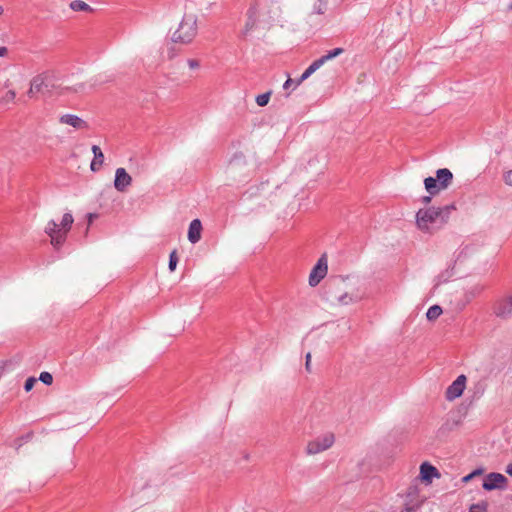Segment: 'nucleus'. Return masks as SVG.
<instances>
[{"mask_svg": "<svg viewBox=\"0 0 512 512\" xmlns=\"http://www.w3.org/2000/svg\"><path fill=\"white\" fill-rule=\"evenodd\" d=\"M452 210H455L454 205L420 209L416 215L417 226L422 231L430 232L435 225L441 226L445 224Z\"/></svg>", "mask_w": 512, "mask_h": 512, "instance_id": "nucleus-1", "label": "nucleus"}, {"mask_svg": "<svg viewBox=\"0 0 512 512\" xmlns=\"http://www.w3.org/2000/svg\"><path fill=\"white\" fill-rule=\"evenodd\" d=\"M73 221V216L70 213H65L59 224L53 220L48 222L45 232L51 238V244L55 248H59L63 245L66 240V236L72 227Z\"/></svg>", "mask_w": 512, "mask_h": 512, "instance_id": "nucleus-2", "label": "nucleus"}, {"mask_svg": "<svg viewBox=\"0 0 512 512\" xmlns=\"http://www.w3.org/2000/svg\"><path fill=\"white\" fill-rule=\"evenodd\" d=\"M277 3V0H254L247 10V20L243 34L247 35L256 26L261 16L268 15L270 17L271 7Z\"/></svg>", "mask_w": 512, "mask_h": 512, "instance_id": "nucleus-3", "label": "nucleus"}, {"mask_svg": "<svg viewBox=\"0 0 512 512\" xmlns=\"http://www.w3.org/2000/svg\"><path fill=\"white\" fill-rule=\"evenodd\" d=\"M197 35V19L193 15H186L179 28L173 33V41L183 44L190 43Z\"/></svg>", "mask_w": 512, "mask_h": 512, "instance_id": "nucleus-4", "label": "nucleus"}, {"mask_svg": "<svg viewBox=\"0 0 512 512\" xmlns=\"http://www.w3.org/2000/svg\"><path fill=\"white\" fill-rule=\"evenodd\" d=\"M491 313L501 320H509L512 318V291L503 293L496 297L490 306Z\"/></svg>", "mask_w": 512, "mask_h": 512, "instance_id": "nucleus-5", "label": "nucleus"}, {"mask_svg": "<svg viewBox=\"0 0 512 512\" xmlns=\"http://www.w3.org/2000/svg\"><path fill=\"white\" fill-rule=\"evenodd\" d=\"M452 179L453 175L449 169H439L436 172V178L428 177L424 180L425 189L430 195H436L440 190L446 189Z\"/></svg>", "mask_w": 512, "mask_h": 512, "instance_id": "nucleus-6", "label": "nucleus"}, {"mask_svg": "<svg viewBox=\"0 0 512 512\" xmlns=\"http://www.w3.org/2000/svg\"><path fill=\"white\" fill-rule=\"evenodd\" d=\"M335 441L333 433H325L308 442L306 453L314 455L329 449Z\"/></svg>", "mask_w": 512, "mask_h": 512, "instance_id": "nucleus-7", "label": "nucleus"}, {"mask_svg": "<svg viewBox=\"0 0 512 512\" xmlns=\"http://www.w3.org/2000/svg\"><path fill=\"white\" fill-rule=\"evenodd\" d=\"M425 501L420 493V489L417 486H411L408 488L405 495V502L403 512H415L418 510Z\"/></svg>", "mask_w": 512, "mask_h": 512, "instance_id": "nucleus-8", "label": "nucleus"}, {"mask_svg": "<svg viewBox=\"0 0 512 512\" xmlns=\"http://www.w3.org/2000/svg\"><path fill=\"white\" fill-rule=\"evenodd\" d=\"M343 51L344 50L342 48H335L329 51L327 54L320 57L319 59L313 61V63L301 75L300 79L297 81L296 84L300 85L304 80H306L310 75H312L316 70H318L324 63L342 54Z\"/></svg>", "mask_w": 512, "mask_h": 512, "instance_id": "nucleus-9", "label": "nucleus"}, {"mask_svg": "<svg viewBox=\"0 0 512 512\" xmlns=\"http://www.w3.org/2000/svg\"><path fill=\"white\" fill-rule=\"evenodd\" d=\"M328 272V264H327V256L323 254L317 261V264L312 269L309 275V284L312 287H315L320 283V281L327 275Z\"/></svg>", "mask_w": 512, "mask_h": 512, "instance_id": "nucleus-10", "label": "nucleus"}, {"mask_svg": "<svg viewBox=\"0 0 512 512\" xmlns=\"http://www.w3.org/2000/svg\"><path fill=\"white\" fill-rule=\"evenodd\" d=\"M466 380L465 375L458 376L457 379L447 388L445 393L446 399L453 401L460 397L465 389Z\"/></svg>", "mask_w": 512, "mask_h": 512, "instance_id": "nucleus-11", "label": "nucleus"}, {"mask_svg": "<svg viewBox=\"0 0 512 512\" xmlns=\"http://www.w3.org/2000/svg\"><path fill=\"white\" fill-rule=\"evenodd\" d=\"M507 479L504 475L500 473H490L488 474L483 481V488L485 490L491 491L494 489H502L505 487Z\"/></svg>", "mask_w": 512, "mask_h": 512, "instance_id": "nucleus-12", "label": "nucleus"}, {"mask_svg": "<svg viewBox=\"0 0 512 512\" xmlns=\"http://www.w3.org/2000/svg\"><path fill=\"white\" fill-rule=\"evenodd\" d=\"M441 474L436 467L428 462H423L420 465V479L426 485L432 483L433 478H440Z\"/></svg>", "mask_w": 512, "mask_h": 512, "instance_id": "nucleus-13", "label": "nucleus"}, {"mask_svg": "<svg viewBox=\"0 0 512 512\" xmlns=\"http://www.w3.org/2000/svg\"><path fill=\"white\" fill-rule=\"evenodd\" d=\"M132 177L124 168H118L115 173L114 186L117 191L124 192L131 185Z\"/></svg>", "mask_w": 512, "mask_h": 512, "instance_id": "nucleus-14", "label": "nucleus"}, {"mask_svg": "<svg viewBox=\"0 0 512 512\" xmlns=\"http://www.w3.org/2000/svg\"><path fill=\"white\" fill-rule=\"evenodd\" d=\"M44 87H46V76L44 74L34 76L30 81V88L27 91L28 97L35 98L38 93L42 92Z\"/></svg>", "mask_w": 512, "mask_h": 512, "instance_id": "nucleus-15", "label": "nucleus"}, {"mask_svg": "<svg viewBox=\"0 0 512 512\" xmlns=\"http://www.w3.org/2000/svg\"><path fill=\"white\" fill-rule=\"evenodd\" d=\"M60 123L70 125L76 129H88V124L80 117L73 114H65L60 117Z\"/></svg>", "mask_w": 512, "mask_h": 512, "instance_id": "nucleus-16", "label": "nucleus"}, {"mask_svg": "<svg viewBox=\"0 0 512 512\" xmlns=\"http://www.w3.org/2000/svg\"><path fill=\"white\" fill-rule=\"evenodd\" d=\"M202 224L200 220L194 219L189 226L188 239L191 243H197L201 239Z\"/></svg>", "mask_w": 512, "mask_h": 512, "instance_id": "nucleus-17", "label": "nucleus"}, {"mask_svg": "<svg viewBox=\"0 0 512 512\" xmlns=\"http://www.w3.org/2000/svg\"><path fill=\"white\" fill-rule=\"evenodd\" d=\"M92 152L94 154V158L91 162L90 168L92 171L97 172L101 169L104 162V154L99 146L93 145Z\"/></svg>", "mask_w": 512, "mask_h": 512, "instance_id": "nucleus-18", "label": "nucleus"}, {"mask_svg": "<svg viewBox=\"0 0 512 512\" xmlns=\"http://www.w3.org/2000/svg\"><path fill=\"white\" fill-rule=\"evenodd\" d=\"M69 6L73 11H76V12H79V11L89 12V13L93 12V8L82 0H74V1L70 2Z\"/></svg>", "mask_w": 512, "mask_h": 512, "instance_id": "nucleus-19", "label": "nucleus"}, {"mask_svg": "<svg viewBox=\"0 0 512 512\" xmlns=\"http://www.w3.org/2000/svg\"><path fill=\"white\" fill-rule=\"evenodd\" d=\"M442 314V308L438 305L431 306L427 313V319L430 321L436 320Z\"/></svg>", "mask_w": 512, "mask_h": 512, "instance_id": "nucleus-20", "label": "nucleus"}, {"mask_svg": "<svg viewBox=\"0 0 512 512\" xmlns=\"http://www.w3.org/2000/svg\"><path fill=\"white\" fill-rule=\"evenodd\" d=\"M271 92L260 94L256 97V103L263 107L266 106L270 100Z\"/></svg>", "mask_w": 512, "mask_h": 512, "instance_id": "nucleus-21", "label": "nucleus"}, {"mask_svg": "<svg viewBox=\"0 0 512 512\" xmlns=\"http://www.w3.org/2000/svg\"><path fill=\"white\" fill-rule=\"evenodd\" d=\"M16 98V92L14 90H9L5 93V95L2 97V102H13Z\"/></svg>", "mask_w": 512, "mask_h": 512, "instance_id": "nucleus-22", "label": "nucleus"}, {"mask_svg": "<svg viewBox=\"0 0 512 512\" xmlns=\"http://www.w3.org/2000/svg\"><path fill=\"white\" fill-rule=\"evenodd\" d=\"M178 263V257L176 255V251H173L171 254H170V259H169V269L171 271H174L175 268H176V265Z\"/></svg>", "mask_w": 512, "mask_h": 512, "instance_id": "nucleus-23", "label": "nucleus"}, {"mask_svg": "<svg viewBox=\"0 0 512 512\" xmlns=\"http://www.w3.org/2000/svg\"><path fill=\"white\" fill-rule=\"evenodd\" d=\"M39 379H40L43 383H45V384H47V385H50V384H52V382H53V377H52V375H51L49 372H42V373L40 374Z\"/></svg>", "mask_w": 512, "mask_h": 512, "instance_id": "nucleus-24", "label": "nucleus"}, {"mask_svg": "<svg viewBox=\"0 0 512 512\" xmlns=\"http://www.w3.org/2000/svg\"><path fill=\"white\" fill-rule=\"evenodd\" d=\"M487 505L485 503L482 504H474L470 507L469 512H485Z\"/></svg>", "mask_w": 512, "mask_h": 512, "instance_id": "nucleus-25", "label": "nucleus"}, {"mask_svg": "<svg viewBox=\"0 0 512 512\" xmlns=\"http://www.w3.org/2000/svg\"><path fill=\"white\" fill-rule=\"evenodd\" d=\"M503 180L506 185L512 186V169L503 174Z\"/></svg>", "mask_w": 512, "mask_h": 512, "instance_id": "nucleus-26", "label": "nucleus"}, {"mask_svg": "<svg viewBox=\"0 0 512 512\" xmlns=\"http://www.w3.org/2000/svg\"><path fill=\"white\" fill-rule=\"evenodd\" d=\"M35 383H36V379L35 378H33V377L28 378L26 380V382H25V386H24L25 390L27 392L30 391L33 388Z\"/></svg>", "mask_w": 512, "mask_h": 512, "instance_id": "nucleus-27", "label": "nucleus"}, {"mask_svg": "<svg viewBox=\"0 0 512 512\" xmlns=\"http://www.w3.org/2000/svg\"><path fill=\"white\" fill-rule=\"evenodd\" d=\"M351 301H352V298H351L348 294H344L343 296H341V297L339 298V302H340L341 304H345V305H347V304H349Z\"/></svg>", "mask_w": 512, "mask_h": 512, "instance_id": "nucleus-28", "label": "nucleus"}, {"mask_svg": "<svg viewBox=\"0 0 512 512\" xmlns=\"http://www.w3.org/2000/svg\"><path fill=\"white\" fill-rule=\"evenodd\" d=\"M9 55V49L6 46H0V58H5Z\"/></svg>", "mask_w": 512, "mask_h": 512, "instance_id": "nucleus-29", "label": "nucleus"}, {"mask_svg": "<svg viewBox=\"0 0 512 512\" xmlns=\"http://www.w3.org/2000/svg\"><path fill=\"white\" fill-rule=\"evenodd\" d=\"M188 65H189V67L191 69H195V68H198L200 66V63L196 59H190V60H188Z\"/></svg>", "mask_w": 512, "mask_h": 512, "instance_id": "nucleus-30", "label": "nucleus"}, {"mask_svg": "<svg viewBox=\"0 0 512 512\" xmlns=\"http://www.w3.org/2000/svg\"><path fill=\"white\" fill-rule=\"evenodd\" d=\"M310 366H311V354L310 353H307L306 354V363H305V367H306V370L308 372H310Z\"/></svg>", "mask_w": 512, "mask_h": 512, "instance_id": "nucleus-31", "label": "nucleus"}, {"mask_svg": "<svg viewBox=\"0 0 512 512\" xmlns=\"http://www.w3.org/2000/svg\"><path fill=\"white\" fill-rule=\"evenodd\" d=\"M292 83H293V80H292L291 78H288V79L286 80V82L284 83L283 88H284L285 90L289 89V88H290V86L292 85Z\"/></svg>", "mask_w": 512, "mask_h": 512, "instance_id": "nucleus-32", "label": "nucleus"}, {"mask_svg": "<svg viewBox=\"0 0 512 512\" xmlns=\"http://www.w3.org/2000/svg\"><path fill=\"white\" fill-rule=\"evenodd\" d=\"M483 473V470L481 469H476L474 470L473 472H471L470 474L473 475V478H475L476 476H479Z\"/></svg>", "mask_w": 512, "mask_h": 512, "instance_id": "nucleus-33", "label": "nucleus"}, {"mask_svg": "<svg viewBox=\"0 0 512 512\" xmlns=\"http://www.w3.org/2000/svg\"><path fill=\"white\" fill-rule=\"evenodd\" d=\"M472 479H473V475L468 474V475H466V476H464V477L462 478V481H463L464 483H467V482H469V481H470V480H472Z\"/></svg>", "mask_w": 512, "mask_h": 512, "instance_id": "nucleus-34", "label": "nucleus"}, {"mask_svg": "<svg viewBox=\"0 0 512 512\" xmlns=\"http://www.w3.org/2000/svg\"><path fill=\"white\" fill-rule=\"evenodd\" d=\"M422 201L425 204H429L431 202V197L430 196H425V197L422 198Z\"/></svg>", "mask_w": 512, "mask_h": 512, "instance_id": "nucleus-35", "label": "nucleus"}, {"mask_svg": "<svg viewBox=\"0 0 512 512\" xmlns=\"http://www.w3.org/2000/svg\"><path fill=\"white\" fill-rule=\"evenodd\" d=\"M506 472L512 477V464L507 467Z\"/></svg>", "mask_w": 512, "mask_h": 512, "instance_id": "nucleus-36", "label": "nucleus"}, {"mask_svg": "<svg viewBox=\"0 0 512 512\" xmlns=\"http://www.w3.org/2000/svg\"><path fill=\"white\" fill-rule=\"evenodd\" d=\"M3 12H4V9H3V7L0 5V16L3 14Z\"/></svg>", "mask_w": 512, "mask_h": 512, "instance_id": "nucleus-37", "label": "nucleus"}, {"mask_svg": "<svg viewBox=\"0 0 512 512\" xmlns=\"http://www.w3.org/2000/svg\"><path fill=\"white\" fill-rule=\"evenodd\" d=\"M92 218H93V215H92V214H89V219H90V221L92 220Z\"/></svg>", "mask_w": 512, "mask_h": 512, "instance_id": "nucleus-38", "label": "nucleus"}, {"mask_svg": "<svg viewBox=\"0 0 512 512\" xmlns=\"http://www.w3.org/2000/svg\"><path fill=\"white\" fill-rule=\"evenodd\" d=\"M510 9L512 10V5L510 6Z\"/></svg>", "mask_w": 512, "mask_h": 512, "instance_id": "nucleus-39", "label": "nucleus"}]
</instances>
